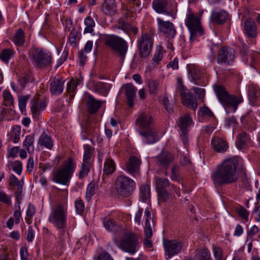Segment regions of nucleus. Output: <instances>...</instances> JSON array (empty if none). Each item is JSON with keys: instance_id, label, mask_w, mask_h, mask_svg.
Here are the masks:
<instances>
[{"instance_id": "ddd939ff", "label": "nucleus", "mask_w": 260, "mask_h": 260, "mask_svg": "<svg viewBox=\"0 0 260 260\" xmlns=\"http://www.w3.org/2000/svg\"><path fill=\"white\" fill-rule=\"evenodd\" d=\"M235 58V51L233 49L226 46L221 47L219 50L217 59L218 63L230 65Z\"/></svg>"}, {"instance_id": "3c124183", "label": "nucleus", "mask_w": 260, "mask_h": 260, "mask_svg": "<svg viewBox=\"0 0 260 260\" xmlns=\"http://www.w3.org/2000/svg\"><path fill=\"white\" fill-rule=\"evenodd\" d=\"M158 83L155 80H150L148 82V91L150 94H155L158 91Z\"/></svg>"}, {"instance_id": "79ce46f5", "label": "nucleus", "mask_w": 260, "mask_h": 260, "mask_svg": "<svg viewBox=\"0 0 260 260\" xmlns=\"http://www.w3.org/2000/svg\"><path fill=\"white\" fill-rule=\"evenodd\" d=\"M214 91L217 98H236L235 96L230 95L221 85H217L214 87Z\"/></svg>"}, {"instance_id": "e2e57ef3", "label": "nucleus", "mask_w": 260, "mask_h": 260, "mask_svg": "<svg viewBox=\"0 0 260 260\" xmlns=\"http://www.w3.org/2000/svg\"><path fill=\"white\" fill-rule=\"evenodd\" d=\"M0 202L7 205L11 204V198L5 192L0 189Z\"/></svg>"}, {"instance_id": "4d7b16f0", "label": "nucleus", "mask_w": 260, "mask_h": 260, "mask_svg": "<svg viewBox=\"0 0 260 260\" xmlns=\"http://www.w3.org/2000/svg\"><path fill=\"white\" fill-rule=\"evenodd\" d=\"M13 170L18 175L21 174L22 170V163L20 161L16 160L12 164Z\"/></svg>"}, {"instance_id": "a878e982", "label": "nucleus", "mask_w": 260, "mask_h": 260, "mask_svg": "<svg viewBox=\"0 0 260 260\" xmlns=\"http://www.w3.org/2000/svg\"><path fill=\"white\" fill-rule=\"evenodd\" d=\"M38 144L51 150L53 146V141L51 136L44 132L40 135Z\"/></svg>"}, {"instance_id": "603ef678", "label": "nucleus", "mask_w": 260, "mask_h": 260, "mask_svg": "<svg viewBox=\"0 0 260 260\" xmlns=\"http://www.w3.org/2000/svg\"><path fill=\"white\" fill-rule=\"evenodd\" d=\"M179 166L177 164L174 165L171 169L170 178L173 181H179L180 175L178 173Z\"/></svg>"}, {"instance_id": "a19ab883", "label": "nucleus", "mask_w": 260, "mask_h": 260, "mask_svg": "<svg viewBox=\"0 0 260 260\" xmlns=\"http://www.w3.org/2000/svg\"><path fill=\"white\" fill-rule=\"evenodd\" d=\"M21 133L20 125H15L12 128L10 132V138L14 143H17L19 142Z\"/></svg>"}, {"instance_id": "864d4df0", "label": "nucleus", "mask_w": 260, "mask_h": 260, "mask_svg": "<svg viewBox=\"0 0 260 260\" xmlns=\"http://www.w3.org/2000/svg\"><path fill=\"white\" fill-rule=\"evenodd\" d=\"M76 212L78 214H82L85 209L84 204L83 201L79 198L75 202Z\"/></svg>"}, {"instance_id": "393cba45", "label": "nucleus", "mask_w": 260, "mask_h": 260, "mask_svg": "<svg viewBox=\"0 0 260 260\" xmlns=\"http://www.w3.org/2000/svg\"><path fill=\"white\" fill-rule=\"evenodd\" d=\"M192 123V120L189 114H187L179 118L178 125L181 133H187L188 131V128Z\"/></svg>"}, {"instance_id": "1a4fd4ad", "label": "nucleus", "mask_w": 260, "mask_h": 260, "mask_svg": "<svg viewBox=\"0 0 260 260\" xmlns=\"http://www.w3.org/2000/svg\"><path fill=\"white\" fill-rule=\"evenodd\" d=\"M185 22L190 32V39L192 40L194 37L203 34L204 30L201 25L200 18L196 16L191 10H189L186 14Z\"/></svg>"}, {"instance_id": "0e129e2a", "label": "nucleus", "mask_w": 260, "mask_h": 260, "mask_svg": "<svg viewBox=\"0 0 260 260\" xmlns=\"http://www.w3.org/2000/svg\"><path fill=\"white\" fill-rule=\"evenodd\" d=\"M9 184L11 186H20L21 185L20 181L13 174H11L9 178Z\"/></svg>"}, {"instance_id": "dca6fc26", "label": "nucleus", "mask_w": 260, "mask_h": 260, "mask_svg": "<svg viewBox=\"0 0 260 260\" xmlns=\"http://www.w3.org/2000/svg\"><path fill=\"white\" fill-rule=\"evenodd\" d=\"M155 158L156 164L160 168L167 169L174 160L175 156L169 152L162 151Z\"/></svg>"}, {"instance_id": "2f4dec72", "label": "nucleus", "mask_w": 260, "mask_h": 260, "mask_svg": "<svg viewBox=\"0 0 260 260\" xmlns=\"http://www.w3.org/2000/svg\"><path fill=\"white\" fill-rule=\"evenodd\" d=\"M250 141L248 135L246 133H241L238 136L237 146L239 149H244L250 144Z\"/></svg>"}, {"instance_id": "f03ea898", "label": "nucleus", "mask_w": 260, "mask_h": 260, "mask_svg": "<svg viewBox=\"0 0 260 260\" xmlns=\"http://www.w3.org/2000/svg\"><path fill=\"white\" fill-rule=\"evenodd\" d=\"M154 119L149 114L143 112L136 120L138 127V133L143 138V141L148 144H153L158 141L157 129L152 126Z\"/></svg>"}, {"instance_id": "473e14b6", "label": "nucleus", "mask_w": 260, "mask_h": 260, "mask_svg": "<svg viewBox=\"0 0 260 260\" xmlns=\"http://www.w3.org/2000/svg\"><path fill=\"white\" fill-rule=\"evenodd\" d=\"M140 198L142 202H146L150 200V187L148 184L142 185L140 188Z\"/></svg>"}, {"instance_id": "a211bd4d", "label": "nucleus", "mask_w": 260, "mask_h": 260, "mask_svg": "<svg viewBox=\"0 0 260 260\" xmlns=\"http://www.w3.org/2000/svg\"><path fill=\"white\" fill-rule=\"evenodd\" d=\"M244 33L248 38H254L257 36V28L253 19L248 18L245 20Z\"/></svg>"}, {"instance_id": "f257e3e1", "label": "nucleus", "mask_w": 260, "mask_h": 260, "mask_svg": "<svg viewBox=\"0 0 260 260\" xmlns=\"http://www.w3.org/2000/svg\"><path fill=\"white\" fill-rule=\"evenodd\" d=\"M239 158L237 156L223 161L212 172L211 179L215 187L235 183L239 178L237 168Z\"/></svg>"}, {"instance_id": "49530a36", "label": "nucleus", "mask_w": 260, "mask_h": 260, "mask_svg": "<svg viewBox=\"0 0 260 260\" xmlns=\"http://www.w3.org/2000/svg\"><path fill=\"white\" fill-rule=\"evenodd\" d=\"M91 166V165L89 164H87L84 162L82 163L81 168L78 173V177L79 179H82L87 176L90 171Z\"/></svg>"}, {"instance_id": "f704fd0d", "label": "nucleus", "mask_w": 260, "mask_h": 260, "mask_svg": "<svg viewBox=\"0 0 260 260\" xmlns=\"http://www.w3.org/2000/svg\"><path fill=\"white\" fill-rule=\"evenodd\" d=\"M121 90L124 92L126 98H134L137 88L132 83H126L122 85Z\"/></svg>"}, {"instance_id": "bb28decb", "label": "nucleus", "mask_w": 260, "mask_h": 260, "mask_svg": "<svg viewBox=\"0 0 260 260\" xmlns=\"http://www.w3.org/2000/svg\"><path fill=\"white\" fill-rule=\"evenodd\" d=\"M229 14L224 10L219 12L212 11L211 17L212 20L216 23L223 24L228 19Z\"/></svg>"}, {"instance_id": "13d9d810", "label": "nucleus", "mask_w": 260, "mask_h": 260, "mask_svg": "<svg viewBox=\"0 0 260 260\" xmlns=\"http://www.w3.org/2000/svg\"><path fill=\"white\" fill-rule=\"evenodd\" d=\"M238 215L245 220H248L249 212L247 211L244 207H240L236 210Z\"/></svg>"}, {"instance_id": "a18cd8bd", "label": "nucleus", "mask_w": 260, "mask_h": 260, "mask_svg": "<svg viewBox=\"0 0 260 260\" xmlns=\"http://www.w3.org/2000/svg\"><path fill=\"white\" fill-rule=\"evenodd\" d=\"M94 90L99 93L101 95L106 96L108 93V89L106 88L105 84L102 82H99L94 85Z\"/></svg>"}, {"instance_id": "412c9836", "label": "nucleus", "mask_w": 260, "mask_h": 260, "mask_svg": "<svg viewBox=\"0 0 260 260\" xmlns=\"http://www.w3.org/2000/svg\"><path fill=\"white\" fill-rule=\"evenodd\" d=\"M225 109H230L235 112L238 104L242 102V99H218Z\"/></svg>"}, {"instance_id": "774afa93", "label": "nucleus", "mask_w": 260, "mask_h": 260, "mask_svg": "<svg viewBox=\"0 0 260 260\" xmlns=\"http://www.w3.org/2000/svg\"><path fill=\"white\" fill-rule=\"evenodd\" d=\"M35 237V232L31 227H29L26 233V240L28 242L32 241Z\"/></svg>"}, {"instance_id": "39448f33", "label": "nucleus", "mask_w": 260, "mask_h": 260, "mask_svg": "<svg viewBox=\"0 0 260 260\" xmlns=\"http://www.w3.org/2000/svg\"><path fill=\"white\" fill-rule=\"evenodd\" d=\"M119 235L121 236L119 241L115 240L117 246L122 251L131 254H135L138 249L139 238L134 233L123 230Z\"/></svg>"}, {"instance_id": "7ed1b4c3", "label": "nucleus", "mask_w": 260, "mask_h": 260, "mask_svg": "<svg viewBox=\"0 0 260 260\" xmlns=\"http://www.w3.org/2000/svg\"><path fill=\"white\" fill-rule=\"evenodd\" d=\"M76 168V160L73 157H69L59 168L52 173V180L56 183L68 186Z\"/></svg>"}, {"instance_id": "aec40b11", "label": "nucleus", "mask_w": 260, "mask_h": 260, "mask_svg": "<svg viewBox=\"0 0 260 260\" xmlns=\"http://www.w3.org/2000/svg\"><path fill=\"white\" fill-rule=\"evenodd\" d=\"M63 82L64 81L60 76H56L50 84L51 92L55 95L61 93L63 89Z\"/></svg>"}, {"instance_id": "cd10ccee", "label": "nucleus", "mask_w": 260, "mask_h": 260, "mask_svg": "<svg viewBox=\"0 0 260 260\" xmlns=\"http://www.w3.org/2000/svg\"><path fill=\"white\" fill-rule=\"evenodd\" d=\"M102 101L96 99H88L86 102L88 112L91 114L96 113L101 107Z\"/></svg>"}, {"instance_id": "20e7f679", "label": "nucleus", "mask_w": 260, "mask_h": 260, "mask_svg": "<svg viewBox=\"0 0 260 260\" xmlns=\"http://www.w3.org/2000/svg\"><path fill=\"white\" fill-rule=\"evenodd\" d=\"M67 220V209L61 204L58 205L52 209L48 217V221L59 231L58 236L60 241L64 240Z\"/></svg>"}, {"instance_id": "de8ad7c7", "label": "nucleus", "mask_w": 260, "mask_h": 260, "mask_svg": "<svg viewBox=\"0 0 260 260\" xmlns=\"http://www.w3.org/2000/svg\"><path fill=\"white\" fill-rule=\"evenodd\" d=\"M34 137L31 135H28L26 137L23 142V147L27 149L28 151H29L30 149H31L32 151L34 150Z\"/></svg>"}, {"instance_id": "8fccbe9b", "label": "nucleus", "mask_w": 260, "mask_h": 260, "mask_svg": "<svg viewBox=\"0 0 260 260\" xmlns=\"http://www.w3.org/2000/svg\"><path fill=\"white\" fill-rule=\"evenodd\" d=\"M13 54V51L10 49H6L3 50L0 53V58L5 62H8L12 57Z\"/></svg>"}, {"instance_id": "423d86ee", "label": "nucleus", "mask_w": 260, "mask_h": 260, "mask_svg": "<svg viewBox=\"0 0 260 260\" xmlns=\"http://www.w3.org/2000/svg\"><path fill=\"white\" fill-rule=\"evenodd\" d=\"M104 41L106 46H109L120 57L122 63L128 49L126 42L121 38L113 35H106L104 38Z\"/></svg>"}, {"instance_id": "5fc2aeb1", "label": "nucleus", "mask_w": 260, "mask_h": 260, "mask_svg": "<svg viewBox=\"0 0 260 260\" xmlns=\"http://www.w3.org/2000/svg\"><path fill=\"white\" fill-rule=\"evenodd\" d=\"M160 102L162 104L166 110L169 113L172 112L173 108V101H169L168 99H161Z\"/></svg>"}, {"instance_id": "6ab92c4d", "label": "nucleus", "mask_w": 260, "mask_h": 260, "mask_svg": "<svg viewBox=\"0 0 260 260\" xmlns=\"http://www.w3.org/2000/svg\"><path fill=\"white\" fill-rule=\"evenodd\" d=\"M31 111L34 117H37L46 107V102L43 99H32Z\"/></svg>"}, {"instance_id": "c9c22d12", "label": "nucleus", "mask_w": 260, "mask_h": 260, "mask_svg": "<svg viewBox=\"0 0 260 260\" xmlns=\"http://www.w3.org/2000/svg\"><path fill=\"white\" fill-rule=\"evenodd\" d=\"M195 256L199 260H212L210 252L206 248L196 250Z\"/></svg>"}, {"instance_id": "c756f323", "label": "nucleus", "mask_w": 260, "mask_h": 260, "mask_svg": "<svg viewBox=\"0 0 260 260\" xmlns=\"http://www.w3.org/2000/svg\"><path fill=\"white\" fill-rule=\"evenodd\" d=\"M116 170L114 161L111 157H107L104 162L103 172L104 175H108L113 173Z\"/></svg>"}, {"instance_id": "680f3d73", "label": "nucleus", "mask_w": 260, "mask_h": 260, "mask_svg": "<svg viewBox=\"0 0 260 260\" xmlns=\"http://www.w3.org/2000/svg\"><path fill=\"white\" fill-rule=\"evenodd\" d=\"M163 56V52L162 48L161 46H159L154 55L153 57V60L156 62L158 63L160 60H161Z\"/></svg>"}, {"instance_id": "6e6552de", "label": "nucleus", "mask_w": 260, "mask_h": 260, "mask_svg": "<svg viewBox=\"0 0 260 260\" xmlns=\"http://www.w3.org/2000/svg\"><path fill=\"white\" fill-rule=\"evenodd\" d=\"M136 183L133 180L125 175L117 177L115 181L116 190L119 195L127 197L133 192Z\"/></svg>"}, {"instance_id": "e433bc0d", "label": "nucleus", "mask_w": 260, "mask_h": 260, "mask_svg": "<svg viewBox=\"0 0 260 260\" xmlns=\"http://www.w3.org/2000/svg\"><path fill=\"white\" fill-rule=\"evenodd\" d=\"M81 82V80L80 79L76 80L75 79H72L68 83L66 91L69 94L70 98H73L75 95L74 92H75L77 85Z\"/></svg>"}, {"instance_id": "4be33fe9", "label": "nucleus", "mask_w": 260, "mask_h": 260, "mask_svg": "<svg viewBox=\"0 0 260 260\" xmlns=\"http://www.w3.org/2000/svg\"><path fill=\"white\" fill-rule=\"evenodd\" d=\"M189 74L190 75L192 81L195 84H200V78L201 77V71L194 64H190L187 67Z\"/></svg>"}, {"instance_id": "0eeeda50", "label": "nucleus", "mask_w": 260, "mask_h": 260, "mask_svg": "<svg viewBox=\"0 0 260 260\" xmlns=\"http://www.w3.org/2000/svg\"><path fill=\"white\" fill-rule=\"evenodd\" d=\"M29 57L39 68H44L51 64V54L42 48H34L29 51Z\"/></svg>"}, {"instance_id": "c03bdc74", "label": "nucleus", "mask_w": 260, "mask_h": 260, "mask_svg": "<svg viewBox=\"0 0 260 260\" xmlns=\"http://www.w3.org/2000/svg\"><path fill=\"white\" fill-rule=\"evenodd\" d=\"M181 103L185 107L193 110L198 107L197 99H182Z\"/></svg>"}, {"instance_id": "7c9ffc66", "label": "nucleus", "mask_w": 260, "mask_h": 260, "mask_svg": "<svg viewBox=\"0 0 260 260\" xmlns=\"http://www.w3.org/2000/svg\"><path fill=\"white\" fill-rule=\"evenodd\" d=\"M94 149L89 145L84 146V153L83 162L91 165Z\"/></svg>"}, {"instance_id": "09e8293b", "label": "nucleus", "mask_w": 260, "mask_h": 260, "mask_svg": "<svg viewBox=\"0 0 260 260\" xmlns=\"http://www.w3.org/2000/svg\"><path fill=\"white\" fill-rule=\"evenodd\" d=\"M84 23L86 27L85 28L84 33H91L93 32V27L95 26V23L92 18L90 17H86L84 20Z\"/></svg>"}, {"instance_id": "f8f14e48", "label": "nucleus", "mask_w": 260, "mask_h": 260, "mask_svg": "<svg viewBox=\"0 0 260 260\" xmlns=\"http://www.w3.org/2000/svg\"><path fill=\"white\" fill-rule=\"evenodd\" d=\"M183 242L178 240H166L164 242L165 255L167 259L171 258L175 255L178 254L182 250Z\"/></svg>"}, {"instance_id": "58836bf2", "label": "nucleus", "mask_w": 260, "mask_h": 260, "mask_svg": "<svg viewBox=\"0 0 260 260\" xmlns=\"http://www.w3.org/2000/svg\"><path fill=\"white\" fill-rule=\"evenodd\" d=\"M99 186L98 184H96L94 182H91L87 185L85 198L87 201H89L91 199L92 197L95 193Z\"/></svg>"}, {"instance_id": "5701e85b", "label": "nucleus", "mask_w": 260, "mask_h": 260, "mask_svg": "<svg viewBox=\"0 0 260 260\" xmlns=\"http://www.w3.org/2000/svg\"><path fill=\"white\" fill-rule=\"evenodd\" d=\"M212 144L214 150L220 153L226 151L229 148L227 142L224 139L218 137L214 139Z\"/></svg>"}, {"instance_id": "69168bd1", "label": "nucleus", "mask_w": 260, "mask_h": 260, "mask_svg": "<svg viewBox=\"0 0 260 260\" xmlns=\"http://www.w3.org/2000/svg\"><path fill=\"white\" fill-rule=\"evenodd\" d=\"M213 250L216 260H222L223 255L221 249L218 247H213Z\"/></svg>"}, {"instance_id": "4468645a", "label": "nucleus", "mask_w": 260, "mask_h": 260, "mask_svg": "<svg viewBox=\"0 0 260 260\" xmlns=\"http://www.w3.org/2000/svg\"><path fill=\"white\" fill-rule=\"evenodd\" d=\"M157 25L160 32L165 38H173L176 34L174 24L168 21H164L160 18H157Z\"/></svg>"}, {"instance_id": "f3484780", "label": "nucleus", "mask_w": 260, "mask_h": 260, "mask_svg": "<svg viewBox=\"0 0 260 260\" xmlns=\"http://www.w3.org/2000/svg\"><path fill=\"white\" fill-rule=\"evenodd\" d=\"M168 0H153V9L158 14H165L172 16V13L168 10Z\"/></svg>"}, {"instance_id": "9d476101", "label": "nucleus", "mask_w": 260, "mask_h": 260, "mask_svg": "<svg viewBox=\"0 0 260 260\" xmlns=\"http://www.w3.org/2000/svg\"><path fill=\"white\" fill-rule=\"evenodd\" d=\"M176 90L181 98H204L205 95V90L202 88L193 87L187 90L181 77L177 78Z\"/></svg>"}, {"instance_id": "ea45409f", "label": "nucleus", "mask_w": 260, "mask_h": 260, "mask_svg": "<svg viewBox=\"0 0 260 260\" xmlns=\"http://www.w3.org/2000/svg\"><path fill=\"white\" fill-rule=\"evenodd\" d=\"M171 183L167 178L159 177H155V185L156 190L166 189V188L171 186Z\"/></svg>"}, {"instance_id": "37998d69", "label": "nucleus", "mask_w": 260, "mask_h": 260, "mask_svg": "<svg viewBox=\"0 0 260 260\" xmlns=\"http://www.w3.org/2000/svg\"><path fill=\"white\" fill-rule=\"evenodd\" d=\"M36 213V209L35 206L29 203L28 205L26 211V216L25 219L27 224H29L32 222V217Z\"/></svg>"}, {"instance_id": "052dcab7", "label": "nucleus", "mask_w": 260, "mask_h": 260, "mask_svg": "<svg viewBox=\"0 0 260 260\" xmlns=\"http://www.w3.org/2000/svg\"><path fill=\"white\" fill-rule=\"evenodd\" d=\"M248 95L249 98L260 97V90L257 87H251L249 90Z\"/></svg>"}, {"instance_id": "b1692460", "label": "nucleus", "mask_w": 260, "mask_h": 260, "mask_svg": "<svg viewBox=\"0 0 260 260\" xmlns=\"http://www.w3.org/2000/svg\"><path fill=\"white\" fill-rule=\"evenodd\" d=\"M102 10L107 15H113L116 12V5L114 0H105Z\"/></svg>"}, {"instance_id": "2eb2a0df", "label": "nucleus", "mask_w": 260, "mask_h": 260, "mask_svg": "<svg viewBox=\"0 0 260 260\" xmlns=\"http://www.w3.org/2000/svg\"><path fill=\"white\" fill-rule=\"evenodd\" d=\"M141 164V160L140 157L132 156L125 164V170L135 177L139 176Z\"/></svg>"}, {"instance_id": "6e6d98bb", "label": "nucleus", "mask_w": 260, "mask_h": 260, "mask_svg": "<svg viewBox=\"0 0 260 260\" xmlns=\"http://www.w3.org/2000/svg\"><path fill=\"white\" fill-rule=\"evenodd\" d=\"M78 35V32L76 29L73 28L70 32L69 36V41L71 46H76V39Z\"/></svg>"}, {"instance_id": "9b49d317", "label": "nucleus", "mask_w": 260, "mask_h": 260, "mask_svg": "<svg viewBox=\"0 0 260 260\" xmlns=\"http://www.w3.org/2000/svg\"><path fill=\"white\" fill-rule=\"evenodd\" d=\"M153 43V37L147 32L142 34L138 41L139 54L141 57L148 56L151 51Z\"/></svg>"}, {"instance_id": "c85d7f7f", "label": "nucleus", "mask_w": 260, "mask_h": 260, "mask_svg": "<svg viewBox=\"0 0 260 260\" xmlns=\"http://www.w3.org/2000/svg\"><path fill=\"white\" fill-rule=\"evenodd\" d=\"M103 224L106 230L115 234L119 235L123 230L120 226L116 224L112 219L105 220Z\"/></svg>"}, {"instance_id": "4c0bfd02", "label": "nucleus", "mask_w": 260, "mask_h": 260, "mask_svg": "<svg viewBox=\"0 0 260 260\" xmlns=\"http://www.w3.org/2000/svg\"><path fill=\"white\" fill-rule=\"evenodd\" d=\"M145 214L146 216L145 226H144V233H146V236L150 237L151 235V225L150 222V220L152 221L151 215V212L146 209L145 211Z\"/></svg>"}, {"instance_id": "338daca9", "label": "nucleus", "mask_w": 260, "mask_h": 260, "mask_svg": "<svg viewBox=\"0 0 260 260\" xmlns=\"http://www.w3.org/2000/svg\"><path fill=\"white\" fill-rule=\"evenodd\" d=\"M21 260H29V255L26 247H22L20 250Z\"/></svg>"}, {"instance_id": "bf43d9fd", "label": "nucleus", "mask_w": 260, "mask_h": 260, "mask_svg": "<svg viewBox=\"0 0 260 260\" xmlns=\"http://www.w3.org/2000/svg\"><path fill=\"white\" fill-rule=\"evenodd\" d=\"M158 193L159 200L166 202L169 198V193L167 189L156 190Z\"/></svg>"}, {"instance_id": "72a5a7b5", "label": "nucleus", "mask_w": 260, "mask_h": 260, "mask_svg": "<svg viewBox=\"0 0 260 260\" xmlns=\"http://www.w3.org/2000/svg\"><path fill=\"white\" fill-rule=\"evenodd\" d=\"M16 46H22L25 42L24 32L21 28L18 29L14 34L12 39Z\"/></svg>"}]
</instances>
